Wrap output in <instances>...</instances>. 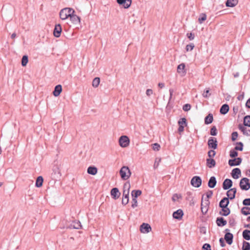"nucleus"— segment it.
<instances>
[{
  "instance_id": "nucleus-5",
  "label": "nucleus",
  "mask_w": 250,
  "mask_h": 250,
  "mask_svg": "<svg viewBox=\"0 0 250 250\" xmlns=\"http://www.w3.org/2000/svg\"><path fill=\"white\" fill-rule=\"evenodd\" d=\"M191 185L195 188H199L202 184V179L199 176L193 177L190 181Z\"/></svg>"
},
{
  "instance_id": "nucleus-41",
  "label": "nucleus",
  "mask_w": 250,
  "mask_h": 250,
  "mask_svg": "<svg viewBox=\"0 0 250 250\" xmlns=\"http://www.w3.org/2000/svg\"><path fill=\"white\" fill-rule=\"evenodd\" d=\"M194 46V43H190L189 44L187 45L186 50L187 52L190 51L193 49Z\"/></svg>"
},
{
  "instance_id": "nucleus-3",
  "label": "nucleus",
  "mask_w": 250,
  "mask_h": 250,
  "mask_svg": "<svg viewBox=\"0 0 250 250\" xmlns=\"http://www.w3.org/2000/svg\"><path fill=\"white\" fill-rule=\"evenodd\" d=\"M119 143L121 147L123 148L126 147L129 145L130 140L127 136L123 135L119 138Z\"/></svg>"
},
{
  "instance_id": "nucleus-6",
  "label": "nucleus",
  "mask_w": 250,
  "mask_h": 250,
  "mask_svg": "<svg viewBox=\"0 0 250 250\" xmlns=\"http://www.w3.org/2000/svg\"><path fill=\"white\" fill-rule=\"evenodd\" d=\"M140 230L143 233H147L151 230V228L148 224L143 223L140 226Z\"/></svg>"
},
{
  "instance_id": "nucleus-20",
  "label": "nucleus",
  "mask_w": 250,
  "mask_h": 250,
  "mask_svg": "<svg viewBox=\"0 0 250 250\" xmlns=\"http://www.w3.org/2000/svg\"><path fill=\"white\" fill-rule=\"evenodd\" d=\"M87 172L89 174L95 175L98 172V169L95 167L90 166L88 167Z\"/></svg>"
},
{
  "instance_id": "nucleus-55",
  "label": "nucleus",
  "mask_w": 250,
  "mask_h": 250,
  "mask_svg": "<svg viewBox=\"0 0 250 250\" xmlns=\"http://www.w3.org/2000/svg\"><path fill=\"white\" fill-rule=\"evenodd\" d=\"M146 94L147 97H150L153 94V91L151 89H147L146 90Z\"/></svg>"
},
{
  "instance_id": "nucleus-10",
  "label": "nucleus",
  "mask_w": 250,
  "mask_h": 250,
  "mask_svg": "<svg viewBox=\"0 0 250 250\" xmlns=\"http://www.w3.org/2000/svg\"><path fill=\"white\" fill-rule=\"evenodd\" d=\"M62 31V26L60 24H57L55 25L53 30V35L56 37L58 38L61 36Z\"/></svg>"
},
{
  "instance_id": "nucleus-37",
  "label": "nucleus",
  "mask_w": 250,
  "mask_h": 250,
  "mask_svg": "<svg viewBox=\"0 0 250 250\" xmlns=\"http://www.w3.org/2000/svg\"><path fill=\"white\" fill-rule=\"evenodd\" d=\"M100 79L98 77L95 78L92 81V86L94 87H97L100 83Z\"/></svg>"
},
{
  "instance_id": "nucleus-36",
  "label": "nucleus",
  "mask_w": 250,
  "mask_h": 250,
  "mask_svg": "<svg viewBox=\"0 0 250 250\" xmlns=\"http://www.w3.org/2000/svg\"><path fill=\"white\" fill-rule=\"evenodd\" d=\"M241 213L245 215L250 214V207H243L241 209Z\"/></svg>"
},
{
  "instance_id": "nucleus-40",
  "label": "nucleus",
  "mask_w": 250,
  "mask_h": 250,
  "mask_svg": "<svg viewBox=\"0 0 250 250\" xmlns=\"http://www.w3.org/2000/svg\"><path fill=\"white\" fill-rule=\"evenodd\" d=\"M178 125L179 126H183L184 127L187 125V122L186 118H182L178 121Z\"/></svg>"
},
{
  "instance_id": "nucleus-52",
  "label": "nucleus",
  "mask_w": 250,
  "mask_h": 250,
  "mask_svg": "<svg viewBox=\"0 0 250 250\" xmlns=\"http://www.w3.org/2000/svg\"><path fill=\"white\" fill-rule=\"evenodd\" d=\"M138 206L137 200L135 198H132V204L131 205V207L133 208H135L137 207Z\"/></svg>"
},
{
  "instance_id": "nucleus-50",
  "label": "nucleus",
  "mask_w": 250,
  "mask_h": 250,
  "mask_svg": "<svg viewBox=\"0 0 250 250\" xmlns=\"http://www.w3.org/2000/svg\"><path fill=\"white\" fill-rule=\"evenodd\" d=\"M215 154H216V152L213 150H210L208 152V156L210 158L214 157L215 156Z\"/></svg>"
},
{
  "instance_id": "nucleus-45",
  "label": "nucleus",
  "mask_w": 250,
  "mask_h": 250,
  "mask_svg": "<svg viewBox=\"0 0 250 250\" xmlns=\"http://www.w3.org/2000/svg\"><path fill=\"white\" fill-rule=\"evenodd\" d=\"M238 155V153L235 150H231L230 151L229 156L232 158H234Z\"/></svg>"
},
{
  "instance_id": "nucleus-34",
  "label": "nucleus",
  "mask_w": 250,
  "mask_h": 250,
  "mask_svg": "<svg viewBox=\"0 0 250 250\" xmlns=\"http://www.w3.org/2000/svg\"><path fill=\"white\" fill-rule=\"evenodd\" d=\"M243 238L247 240H250V230L247 229L244 230L243 232Z\"/></svg>"
},
{
  "instance_id": "nucleus-44",
  "label": "nucleus",
  "mask_w": 250,
  "mask_h": 250,
  "mask_svg": "<svg viewBox=\"0 0 250 250\" xmlns=\"http://www.w3.org/2000/svg\"><path fill=\"white\" fill-rule=\"evenodd\" d=\"M181 198V195L180 194H174L172 197V200L173 201L175 202L178 200L179 199Z\"/></svg>"
},
{
  "instance_id": "nucleus-48",
  "label": "nucleus",
  "mask_w": 250,
  "mask_h": 250,
  "mask_svg": "<svg viewBox=\"0 0 250 250\" xmlns=\"http://www.w3.org/2000/svg\"><path fill=\"white\" fill-rule=\"evenodd\" d=\"M209 89H206L203 93V96L205 98H208L210 96Z\"/></svg>"
},
{
  "instance_id": "nucleus-57",
  "label": "nucleus",
  "mask_w": 250,
  "mask_h": 250,
  "mask_svg": "<svg viewBox=\"0 0 250 250\" xmlns=\"http://www.w3.org/2000/svg\"><path fill=\"white\" fill-rule=\"evenodd\" d=\"M238 137V133L237 132H233L231 134V139L232 141L236 140Z\"/></svg>"
},
{
  "instance_id": "nucleus-17",
  "label": "nucleus",
  "mask_w": 250,
  "mask_h": 250,
  "mask_svg": "<svg viewBox=\"0 0 250 250\" xmlns=\"http://www.w3.org/2000/svg\"><path fill=\"white\" fill-rule=\"evenodd\" d=\"M177 71L179 74H181L182 76H184L186 73V71L185 70V64L184 63H182L178 65Z\"/></svg>"
},
{
  "instance_id": "nucleus-28",
  "label": "nucleus",
  "mask_w": 250,
  "mask_h": 250,
  "mask_svg": "<svg viewBox=\"0 0 250 250\" xmlns=\"http://www.w3.org/2000/svg\"><path fill=\"white\" fill-rule=\"evenodd\" d=\"M238 0H227L226 5L227 7H233L238 3Z\"/></svg>"
},
{
  "instance_id": "nucleus-47",
  "label": "nucleus",
  "mask_w": 250,
  "mask_h": 250,
  "mask_svg": "<svg viewBox=\"0 0 250 250\" xmlns=\"http://www.w3.org/2000/svg\"><path fill=\"white\" fill-rule=\"evenodd\" d=\"M243 145L241 142H240L238 144V146L235 147V150H240L242 151L243 150Z\"/></svg>"
},
{
  "instance_id": "nucleus-15",
  "label": "nucleus",
  "mask_w": 250,
  "mask_h": 250,
  "mask_svg": "<svg viewBox=\"0 0 250 250\" xmlns=\"http://www.w3.org/2000/svg\"><path fill=\"white\" fill-rule=\"evenodd\" d=\"M183 211L182 209H178L177 211H174L173 213V217L175 219L180 220L182 219L183 216Z\"/></svg>"
},
{
  "instance_id": "nucleus-11",
  "label": "nucleus",
  "mask_w": 250,
  "mask_h": 250,
  "mask_svg": "<svg viewBox=\"0 0 250 250\" xmlns=\"http://www.w3.org/2000/svg\"><path fill=\"white\" fill-rule=\"evenodd\" d=\"M130 188V184L129 182H126L124 185L123 195L129 196Z\"/></svg>"
},
{
  "instance_id": "nucleus-27",
  "label": "nucleus",
  "mask_w": 250,
  "mask_h": 250,
  "mask_svg": "<svg viewBox=\"0 0 250 250\" xmlns=\"http://www.w3.org/2000/svg\"><path fill=\"white\" fill-rule=\"evenodd\" d=\"M216 165L215 160L211 158H208L207 159V166L209 168H212L214 167Z\"/></svg>"
},
{
  "instance_id": "nucleus-8",
  "label": "nucleus",
  "mask_w": 250,
  "mask_h": 250,
  "mask_svg": "<svg viewBox=\"0 0 250 250\" xmlns=\"http://www.w3.org/2000/svg\"><path fill=\"white\" fill-rule=\"evenodd\" d=\"M69 18L72 23L74 25H78L80 24L81 19L79 16L75 15V13L72 14Z\"/></svg>"
},
{
  "instance_id": "nucleus-9",
  "label": "nucleus",
  "mask_w": 250,
  "mask_h": 250,
  "mask_svg": "<svg viewBox=\"0 0 250 250\" xmlns=\"http://www.w3.org/2000/svg\"><path fill=\"white\" fill-rule=\"evenodd\" d=\"M208 147L212 149H216L217 147V141L216 138L210 137L208 139Z\"/></svg>"
},
{
  "instance_id": "nucleus-54",
  "label": "nucleus",
  "mask_w": 250,
  "mask_h": 250,
  "mask_svg": "<svg viewBox=\"0 0 250 250\" xmlns=\"http://www.w3.org/2000/svg\"><path fill=\"white\" fill-rule=\"evenodd\" d=\"M191 106L189 104H186L183 106V109L185 111H188L190 109Z\"/></svg>"
},
{
  "instance_id": "nucleus-4",
  "label": "nucleus",
  "mask_w": 250,
  "mask_h": 250,
  "mask_svg": "<svg viewBox=\"0 0 250 250\" xmlns=\"http://www.w3.org/2000/svg\"><path fill=\"white\" fill-rule=\"evenodd\" d=\"M240 187L242 190H249L250 188V183L249 179L247 178H242L240 182Z\"/></svg>"
},
{
  "instance_id": "nucleus-22",
  "label": "nucleus",
  "mask_w": 250,
  "mask_h": 250,
  "mask_svg": "<svg viewBox=\"0 0 250 250\" xmlns=\"http://www.w3.org/2000/svg\"><path fill=\"white\" fill-rule=\"evenodd\" d=\"M229 203V199L227 197H225L222 199L219 203V206L220 208H227Z\"/></svg>"
},
{
  "instance_id": "nucleus-38",
  "label": "nucleus",
  "mask_w": 250,
  "mask_h": 250,
  "mask_svg": "<svg viewBox=\"0 0 250 250\" xmlns=\"http://www.w3.org/2000/svg\"><path fill=\"white\" fill-rule=\"evenodd\" d=\"M244 124L245 126L250 127V116H246L244 117Z\"/></svg>"
},
{
  "instance_id": "nucleus-56",
  "label": "nucleus",
  "mask_w": 250,
  "mask_h": 250,
  "mask_svg": "<svg viewBox=\"0 0 250 250\" xmlns=\"http://www.w3.org/2000/svg\"><path fill=\"white\" fill-rule=\"evenodd\" d=\"M243 204L245 206H250V198H247L244 200Z\"/></svg>"
},
{
  "instance_id": "nucleus-19",
  "label": "nucleus",
  "mask_w": 250,
  "mask_h": 250,
  "mask_svg": "<svg viewBox=\"0 0 250 250\" xmlns=\"http://www.w3.org/2000/svg\"><path fill=\"white\" fill-rule=\"evenodd\" d=\"M209 203L208 200H204V204H206V206L204 207V204L203 203H201V211L203 214H206L207 212Z\"/></svg>"
},
{
  "instance_id": "nucleus-43",
  "label": "nucleus",
  "mask_w": 250,
  "mask_h": 250,
  "mask_svg": "<svg viewBox=\"0 0 250 250\" xmlns=\"http://www.w3.org/2000/svg\"><path fill=\"white\" fill-rule=\"evenodd\" d=\"M129 202V196L123 195L122 204L125 205L128 204Z\"/></svg>"
},
{
  "instance_id": "nucleus-1",
  "label": "nucleus",
  "mask_w": 250,
  "mask_h": 250,
  "mask_svg": "<svg viewBox=\"0 0 250 250\" xmlns=\"http://www.w3.org/2000/svg\"><path fill=\"white\" fill-rule=\"evenodd\" d=\"M75 12V10L71 8H64L60 11V17L62 20H65L70 18L71 15Z\"/></svg>"
},
{
  "instance_id": "nucleus-24",
  "label": "nucleus",
  "mask_w": 250,
  "mask_h": 250,
  "mask_svg": "<svg viewBox=\"0 0 250 250\" xmlns=\"http://www.w3.org/2000/svg\"><path fill=\"white\" fill-rule=\"evenodd\" d=\"M62 91V87L61 85H57L55 86V89L53 91V95L55 97H57L60 95L61 92Z\"/></svg>"
},
{
  "instance_id": "nucleus-13",
  "label": "nucleus",
  "mask_w": 250,
  "mask_h": 250,
  "mask_svg": "<svg viewBox=\"0 0 250 250\" xmlns=\"http://www.w3.org/2000/svg\"><path fill=\"white\" fill-rule=\"evenodd\" d=\"M231 174L233 178L237 179L241 175V170L238 168H235L232 170Z\"/></svg>"
},
{
  "instance_id": "nucleus-53",
  "label": "nucleus",
  "mask_w": 250,
  "mask_h": 250,
  "mask_svg": "<svg viewBox=\"0 0 250 250\" xmlns=\"http://www.w3.org/2000/svg\"><path fill=\"white\" fill-rule=\"evenodd\" d=\"M202 250H211V247L209 244H205L202 247Z\"/></svg>"
},
{
  "instance_id": "nucleus-49",
  "label": "nucleus",
  "mask_w": 250,
  "mask_h": 250,
  "mask_svg": "<svg viewBox=\"0 0 250 250\" xmlns=\"http://www.w3.org/2000/svg\"><path fill=\"white\" fill-rule=\"evenodd\" d=\"M161 162V159L159 158H157L156 159H155V162H154V168H156L158 167L159 165V163H160Z\"/></svg>"
},
{
  "instance_id": "nucleus-59",
  "label": "nucleus",
  "mask_w": 250,
  "mask_h": 250,
  "mask_svg": "<svg viewBox=\"0 0 250 250\" xmlns=\"http://www.w3.org/2000/svg\"><path fill=\"white\" fill-rule=\"evenodd\" d=\"M187 36L189 39L190 41L193 40L194 39V35L192 33H187Z\"/></svg>"
},
{
  "instance_id": "nucleus-62",
  "label": "nucleus",
  "mask_w": 250,
  "mask_h": 250,
  "mask_svg": "<svg viewBox=\"0 0 250 250\" xmlns=\"http://www.w3.org/2000/svg\"><path fill=\"white\" fill-rule=\"evenodd\" d=\"M219 242H220V245L221 247H223L225 246L224 241L222 238L220 239Z\"/></svg>"
},
{
  "instance_id": "nucleus-29",
  "label": "nucleus",
  "mask_w": 250,
  "mask_h": 250,
  "mask_svg": "<svg viewBox=\"0 0 250 250\" xmlns=\"http://www.w3.org/2000/svg\"><path fill=\"white\" fill-rule=\"evenodd\" d=\"M229 110V106L227 104H223L220 110V112L222 114L225 115L228 113Z\"/></svg>"
},
{
  "instance_id": "nucleus-61",
  "label": "nucleus",
  "mask_w": 250,
  "mask_h": 250,
  "mask_svg": "<svg viewBox=\"0 0 250 250\" xmlns=\"http://www.w3.org/2000/svg\"><path fill=\"white\" fill-rule=\"evenodd\" d=\"M169 95H170L169 100H170L172 98V97L173 95V93L174 92V90L173 89H170L169 90Z\"/></svg>"
},
{
  "instance_id": "nucleus-7",
  "label": "nucleus",
  "mask_w": 250,
  "mask_h": 250,
  "mask_svg": "<svg viewBox=\"0 0 250 250\" xmlns=\"http://www.w3.org/2000/svg\"><path fill=\"white\" fill-rule=\"evenodd\" d=\"M117 2L119 5L123 6L124 8L127 9L130 6L132 0H117Z\"/></svg>"
},
{
  "instance_id": "nucleus-51",
  "label": "nucleus",
  "mask_w": 250,
  "mask_h": 250,
  "mask_svg": "<svg viewBox=\"0 0 250 250\" xmlns=\"http://www.w3.org/2000/svg\"><path fill=\"white\" fill-rule=\"evenodd\" d=\"M152 148L155 151H158L160 148V146L157 143H155L152 145Z\"/></svg>"
},
{
  "instance_id": "nucleus-18",
  "label": "nucleus",
  "mask_w": 250,
  "mask_h": 250,
  "mask_svg": "<svg viewBox=\"0 0 250 250\" xmlns=\"http://www.w3.org/2000/svg\"><path fill=\"white\" fill-rule=\"evenodd\" d=\"M236 192V189L235 188H232L227 191V194L228 197L230 200H232L235 198Z\"/></svg>"
},
{
  "instance_id": "nucleus-2",
  "label": "nucleus",
  "mask_w": 250,
  "mask_h": 250,
  "mask_svg": "<svg viewBox=\"0 0 250 250\" xmlns=\"http://www.w3.org/2000/svg\"><path fill=\"white\" fill-rule=\"evenodd\" d=\"M119 173L121 179L123 180L128 179L131 175V172L127 166L122 167L119 171Z\"/></svg>"
},
{
  "instance_id": "nucleus-64",
  "label": "nucleus",
  "mask_w": 250,
  "mask_h": 250,
  "mask_svg": "<svg viewBox=\"0 0 250 250\" xmlns=\"http://www.w3.org/2000/svg\"><path fill=\"white\" fill-rule=\"evenodd\" d=\"M246 105L248 108H250V98L246 102Z\"/></svg>"
},
{
  "instance_id": "nucleus-30",
  "label": "nucleus",
  "mask_w": 250,
  "mask_h": 250,
  "mask_svg": "<svg viewBox=\"0 0 250 250\" xmlns=\"http://www.w3.org/2000/svg\"><path fill=\"white\" fill-rule=\"evenodd\" d=\"M216 223L218 226H224L227 224V221L222 217L218 218L216 220Z\"/></svg>"
},
{
  "instance_id": "nucleus-42",
  "label": "nucleus",
  "mask_w": 250,
  "mask_h": 250,
  "mask_svg": "<svg viewBox=\"0 0 250 250\" xmlns=\"http://www.w3.org/2000/svg\"><path fill=\"white\" fill-rule=\"evenodd\" d=\"M207 16L205 14H202L200 15V17L198 19V21L200 23H202L204 21L206 20Z\"/></svg>"
},
{
  "instance_id": "nucleus-46",
  "label": "nucleus",
  "mask_w": 250,
  "mask_h": 250,
  "mask_svg": "<svg viewBox=\"0 0 250 250\" xmlns=\"http://www.w3.org/2000/svg\"><path fill=\"white\" fill-rule=\"evenodd\" d=\"M217 129L215 126H212L210 129V135L216 136L217 135Z\"/></svg>"
},
{
  "instance_id": "nucleus-21",
  "label": "nucleus",
  "mask_w": 250,
  "mask_h": 250,
  "mask_svg": "<svg viewBox=\"0 0 250 250\" xmlns=\"http://www.w3.org/2000/svg\"><path fill=\"white\" fill-rule=\"evenodd\" d=\"M225 239L228 244H231L232 243L233 235L229 232L227 233L225 235Z\"/></svg>"
},
{
  "instance_id": "nucleus-12",
  "label": "nucleus",
  "mask_w": 250,
  "mask_h": 250,
  "mask_svg": "<svg viewBox=\"0 0 250 250\" xmlns=\"http://www.w3.org/2000/svg\"><path fill=\"white\" fill-rule=\"evenodd\" d=\"M242 159L240 158H237L229 161V165L230 166H238L241 164Z\"/></svg>"
},
{
  "instance_id": "nucleus-39",
  "label": "nucleus",
  "mask_w": 250,
  "mask_h": 250,
  "mask_svg": "<svg viewBox=\"0 0 250 250\" xmlns=\"http://www.w3.org/2000/svg\"><path fill=\"white\" fill-rule=\"evenodd\" d=\"M242 250H250V244L249 242L244 241Z\"/></svg>"
},
{
  "instance_id": "nucleus-32",
  "label": "nucleus",
  "mask_w": 250,
  "mask_h": 250,
  "mask_svg": "<svg viewBox=\"0 0 250 250\" xmlns=\"http://www.w3.org/2000/svg\"><path fill=\"white\" fill-rule=\"evenodd\" d=\"M213 116L211 114H209L205 119V123L207 125L211 124L213 121Z\"/></svg>"
},
{
  "instance_id": "nucleus-25",
  "label": "nucleus",
  "mask_w": 250,
  "mask_h": 250,
  "mask_svg": "<svg viewBox=\"0 0 250 250\" xmlns=\"http://www.w3.org/2000/svg\"><path fill=\"white\" fill-rule=\"evenodd\" d=\"M216 184V178L214 176L210 178L208 182V186L210 188H213Z\"/></svg>"
},
{
  "instance_id": "nucleus-26",
  "label": "nucleus",
  "mask_w": 250,
  "mask_h": 250,
  "mask_svg": "<svg viewBox=\"0 0 250 250\" xmlns=\"http://www.w3.org/2000/svg\"><path fill=\"white\" fill-rule=\"evenodd\" d=\"M239 128V129L243 133L244 135L247 136H250V129H248L247 127L242 125H240Z\"/></svg>"
},
{
  "instance_id": "nucleus-23",
  "label": "nucleus",
  "mask_w": 250,
  "mask_h": 250,
  "mask_svg": "<svg viewBox=\"0 0 250 250\" xmlns=\"http://www.w3.org/2000/svg\"><path fill=\"white\" fill-rule=\"evenodd\" d=\"M43 182V178L42 176H39L37 178L35 183V187L37 188H40L42 186Z\"/></svg>"
},
{
  "instance_id": "nucleus-33",
  "label": "nucleus",
  "mask_w": 250,
  "mask_h": 250,
  "mask_svg": "<svg viewBox=\"0 0 250 250\" xmlns=\"http://www.w3.org/2000/svg\"><path fill=\"white\" fill-rule=\"evenodd\" d=\"M28 62V57L26 55H24L21 58V64L22 66H25Z\"/></svg>"
},
{
  "instance_id": "nucleus-63",
  "label": "nucleus",
  "mask_w": 250,
  "mask_h": 250,
  "mask_svg": "<svg viewBox=\"0 0 250 250\" xmlns=\"http://www.w3.org/2000/svg\"><path fill=\"white\" fill-rule=\"evenodd\" d=\"M158 86L160 88H163L165 87V83H159L158 84Z\"/></svg>"
},
{
  "instance_id": "nucleus-31",
  "label": "nucleus",
  "mask_w": 250,
  "mask_h": 250,
  "mask_svg": "<svg viewBox=\"0 0 250 250\" xmlns=\"http://www.w3.org/2000/svg\"><path fill=\"white\" fill-rule=\"evenodd\" d=\"M230 213V210L229 208H222L221 211L220 212V214L223 216H227Z\"/></svg>"
},
{
  "instance_id": "nucleus-35",
  "label": "nucleus",
  "mask_w": 250,
  "mask_h": 250,
  "mask_svg": "<svg viewBox=\"0 0 250 250\" xmlns=\"http://www.w3.org/2000/svg\"><path fill=\"white\" fill-rule=\"evenodd\" d=\"M142 194V191L140 190H133L131 192V195L132 198L137 199V197Z\"/></svg>"
},
{
  "instance_id": "nucleus-60",
  "label": "nucleus",
  "mask_w": 250,
  "mask_h": 250,
  "mask_svg": "<svg viewBox=\"0 0 250 250\" xmlns=\"http://www.w3.org/2000/svg\"><path fill=\"white\" fill-rule=\"evenodd\" d=\"M212 195V191H210L207 192L206 194V196H207L206 200H208V198H210L211 197Z\"/></svg>"
},
{
  "instance_id": "nucleus-14",
  "label": "nucleus",
  "mask_w": 250,
  "mask_h": 250,
  "mask_svg": "<svg viewBox=\"0 0 250 250\" xmlns=\"http://www.w3.org/2000/svg\"><path fill=\"white\" fill-rule=\"evenodd\" d=\"M110 193L111 196L114 199H118L120 196V192H119V189L116 188H112L111 190Z\"/></svg>"
},
{
  "instance_id": "nucleus-16",
  "label": "nucleus",
  "mask_w": 250,
  "mask_h": 250,
  "mask_svg": "<svg viewBox=\"0 0 250 250\" xmlns=\"http://www.w3.org/2000/svg\"><path fill=\"white\" fill-rule=\"evenodd\" d=\"M232 185V181L229 179H226L223 182V188L224 189L227 190L229 189Z\"/></svg>"
},
{
  "instance_id": "nucleus-58",
  "label": "nucleus",
  "mask_w": 250,
  "mask_h": 250,
  "mask_svg": "<svg viewBox=\"0 0 250 250\" xmlns=\"http://www.w3.org/2000/svg\"><path fill=\"white\" fill-rule=\"evenodd\" d=\"M74 228L76 229H79L81 228V223L80 222H75L73 225Z\"/></svg>"
}]
</instances>
